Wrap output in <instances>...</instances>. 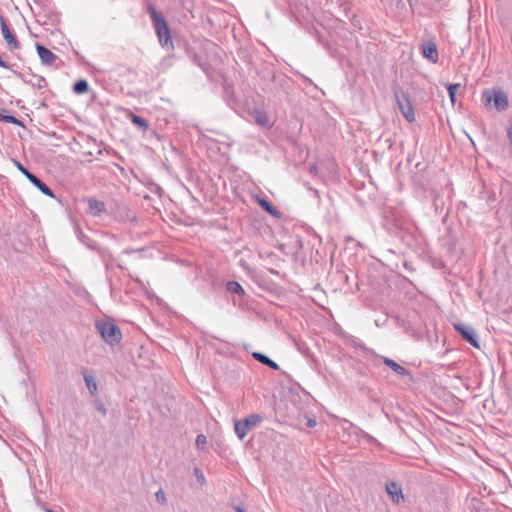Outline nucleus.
<instances>
[{"label": "nucleus", "mask_w": 512, "mask_h": 512, "mask_svg": "<svg viewBox=\"0 0 512 512\" xmlns=\"http://www.w3.org/2000/svg\"><path fill=\"white\" fill-rule=\"evenodd\" d=\"M25 82L31 84L32 86L38 89H42L46 86V80L44 77L41 76H34V80H28Z\"/></svg>", "instance_id": "nucleus-21"}, {"label": "nucleus", "mask_w": 512, "mask_h": 512, "mask_svg": "<svg viewBox=\"0 0 512 512\" xmlns=\"http://www.w3.org/2000/svg\"><path fill=\"white\" fill-rule=\"evenodd\" d=\"M262 420V417L258 414H250L243 420H235L234 428L237 437L243 440L249 430L254 429Z\"/></svg>", "instance_id": "nucleus-3"}, {"label": "nucleus", "mask_w": 512, "mask_h": 512, "mask_svg": "<svg viewBox=\"0 0 512 512\" xmlns=\"http://www.w3.org/2000/svg\"><path fill=\"white\" fill-rule=\"evenodd\" d=\"M1 119L6 123H12V124H17V125L20 124V121L13 115H4V116H1Z\"/></svg>", "instance_id": "nucleus-25"}, {"label": "nucleus", "mask_w": 512, "mask_h": 512, "mask_svg": "<svg viewBox=\"0 0 512 512\" xmlns=\"http://www.w3.org/2000/svg\"><path fill=\"white\" fill-rule=\"evenodd\" d=\"M97 331L101 337L110 345L118 344L122 338L121 330L117 325L110 321H97L95 323Z\"/></svg>", "instance_id": "nucleus-2"}, {"label": "nucleus", "mask_w": 512, "mask_h": 512, "mask_svg": "<svg viewBox=\"0 0 512 512\" xmlns=\"http://www.w3.org/2000/svg\"><path fill=\"white\" fill-rule=\"evenodd\" d=\"M252 356H253V358L255 360H257L258 362H260L263 365L268 366L269 368H271L273 370H278L279 369V365L275 361H273L272 359H270L267 355H265L263 353L254 352L252 354Z\"/></svg>", "instance_id": "nucleus-12"}, {"label": "nucleus", "mask_w": 512, "mask_h": 512, "mask_svg": "<svg viewBox=\"0 0 512 512\" xmlns=\"http://www.w3.org/2000/svg\"><path fill=\"white\" fill-rule=\"evenodd\" d=\"M155 497H156V500H157L160 504L165 505V504L167 503L166 496H165V492H164L162 489H159V490L155 493Z\"/></svg>", "instance_id": "nucleus-24"}, {"label": "nucleus", "mask_w": 512, "mask_h": 512, "mask_svg": "<svg viewBox=\"0 0 512 512\" xmlns=\"http://www.w3.org/2000/svg\"><path fill=\"white\" fill-rule=\"evenodd\" d=\"M422 54L426 59H428L432 63H437L438 51L436 43L433 41H428L424 43L422 46Z\"/></svg>", "instance_id": "nucleus-9"}, {"label": "nucleus", "mask_w": 512, "mask_h": 512, "mask_svg": "<svg viewBox=\"0 0 512 512\" xmlns=\"http://www.w3.org/2000/svg\"><path fill=\"white\" fill-rule=\"evenodd\" d=\"M394 96L404 118L410 123L415 121L414 109L407 94L404 91H395Z\"/></svg>", "instance_id": "nucleus-4"}, {"label": "nucleus", "mask_w": 512, "mask_h": 512, "mask_svg": "<svg viewBox=\"0 0 512 512\" xmlns=\"http://www.w3.org/2000/svg\"><path fill=\"white\" fill-rule=\"evenodd\" d=\"M89 90V84L86 80L84 79H80L78 81H76L73 85V92L75 94H84L86 92H88Z\"/></svg>", "instance_id": "nucleus-17"}, {"label": "nucleus", "mask_w": 512, "mask_h": 512, "mask_svg": "<svg viewBox=\"0 0 512 512\" xmlns=\"http://www.w3.org/2000/svg\"><path fill=\"white\" fill-rule=\"evenodd\" d=\"M259 204L262 207L264 211L269 213L272 216L279 217L280 213L279 211L266 199H260Z\"/></svg>", "instance_id": "nucleus-18"}, {"label": "nucleus", "mask_w": 512, "mask_h": 512, "mask_svg": "<svg viewBox=\"0 0 512 512\" xmlns=\"http://www.w3.org/2000/svg\"><path fill=\"white\" fill-rule=\"evenodd\" d=\"M316 170H317L316 165H312V166L310 167V172H311V173H315V172H316Z\"/></svg>", "instance_id": "nucleus-33"}, {"label": "nucleus", "mask_w": 512, "mask_h": 512, "mask_svg": "<svg viewBox=\"0 0 512 512\" xmlns=\"http://www.w3.org/2000/svg\"><path fill=\"white\" fill-rule=\"evenodd\" d=\"M226 287L231 293L244 294L242 286L237 281H229Z\"/></svg>", "instance_id": "nucleus-20"}, {"label": "nucleus", "mask_w": 512, "mask_h": 512, "mask_svg": "<svg viewBox=\"0 0 512 512\" xmlns=\"http://www.w3.org/2000/svg\"><path fill=\"white\" fill-rule=\"evenodd\" d=\"M507 135H508V139L512 145V123L510 124V126L507 129Z\"/></svg>", "instance_id": "nucleus-29"}, {"label": "nucleus", "mask_w": 512, "mask_h": 512, "mask_svg": "<svg viewBox=\"0 0 512 512\" xmlns=\"http://www.w3.org/2000/svg\"><path fill=\"white\" fill-rule=\"evenodd\" d=\"M134 220H135L134 218H133V219H132V218H130V219H129L130 224H131Z\"/></svg>", "instance_id": "nucleus-34"}, {"label": "nucleus", "mask_w": 512, "mask_h": 512, "mask_svg": "<svg viewBox=\"0 0 512 512\" xmlns=\"http://www.w3.org/2000/svg\"><path fill=\"white\" fill-rule=\"evenodd\" d=\"M307 426H308V427H311V428H312V427H314V426H316V420H314V419H309V420H308V422H307Z\"/></svg>", "instance_id": "nucleus-31"}, {"label": "nucleus", "mask_w": 512, "mask_h": 512, "mask_svg": "<svg viewBox=\"0 0 512 512\" xmlns=\"http://www.w3.org/2000/svg\"><path fill=\"white\" fill-rule=\"evenodd\" d=\"M96 409H97L99 412H101L103 415H105V414H106V408H105V406H104V404H103V403H101V402H97V404H96Z\"/></svg>", "instance_id": "nucleus-28"}, {"label": "nucleus", "mask_w": 512, "mask_h": 512, "mask_svg": "<svg viewBox=\"0 0 512 512\" xmlns=\"http://www.w3.org/2000/svg\"><path fill=\"white\" fill-rule=\"evenodd\" d=\"M36 51L41 59L42 64L46 66H51L55 63V61L58 59L57 55H55L51 50H49L47 47L36 43Z\"/></svg>", "instance_id": "nucleus-7"}, {"label": "nucleus", "mask_w": 512, "mask_h": 512, "mask_svg": "<svg viewBox=\"0 0 512 512\" xmlns=\"http://www.w3.org/2000/svg\"><path fill=\"white\" fill-rule=\"evenodd\" d=\"M386 491L394 503L399 504L400 502L403 501L404 497L402 493V488L396 482L387 483Z\"/></svg>", "instance_id": "nucleus-10"}, {"label": "nucleus", "mask_w": 512, "mask_h": 512, "mask_svg": "<svg viewBox=\"0 0 512 512\" xmlns=\"http://www.w3.org/2000/svg\"><path fill=\"white\" fill-rule=\"evenodd\" d=\"M235 512H246V511L242 507L237 506V507H235Z\"/></svg>", "instance_id": "nucleus-32"}, {"label": "nucleus", "mask_w": 512, "mask_h": 512, "mask_svg": "<svg viewBox=\"0 0 512 512\" xmlns=\"http://www.w3.org/2000/svg\"><path fill=\"white\" fill-rule=\"evenodd\" d=\"M84 381L91 395H95L97 392V383L94 375H92L89 371H84Z\"/></svg>", "instance_id": "nucleus-15"}, {"label": "nucleus", "mask_w": 512, "mask_h": 512, "mask_svg": "<svg viewBox=\"0 0 512 512\" xmlns=\"http://www.w3.org/2000/svg\"><path fill=\"white\" fill-rule=\"evenodd\" d=\"M455 330L461 337L475 348H479V341L475 330L472 327L466 326L462 323L454 324Z\"/></svg>", "instance_id": "nucleus-6"}, {"label": "nucleus", "mask_w": 512, "mask_h": 512, "mask_svg": "<svg viewBox=\"0 0 512 512\" xmlns=\"http://www.w3.org/2000/svg\"><path fill=\"white\" fill-rule=\"evenodd\" d=\"M105 210V204L102 201L96 199L88 200V212L93 216L99 215Z\"/></svg>", "instance_id": "nucleus-14"}, {"label": "nucleus", "mask_w": 512, "mask_h": 512, "mask_svg": "<svg viewBox=\"0 0 512 512\" xmlns=\"http://www.w3.org/2000/svg\"><path fill=\"white\" fill-rule=\"evenodd\" d=\"M483 97H485L487 103H490L491 101H493L494 106L497 109V111H500V112L505 111V110H507V108L509 106L508 96L502 90H494L492 95L490 94L489 91L486 90L483 93Z\"/></svg>", "instance_id": "nucleus-5"}, {"label": "nucleus", "mask_w": 512, "mask_h": 512, "mask_svg": "<svg viewBox=\"0 0 512 512\" xmlns=\"http://www.w3.org/2000/svg\"><path fill=\"white\" fill-rule=\"evenodd\" d=\"M254 120L256 124L262 127H266L269 124V117L264 112L256 111L254 115Z\"/></svg>", "instance_id": "nucleus-19"}, {"label": "nucleus", "mask_w": 512, "mask_h": 512, "mask_svg": "<svg viewBox=\"0 0 512 512\" xmlns=\"http://www.w3.org/2000/svg\"><path fill=\"white\" fill-rule=\"evenodd\" d=\"M0 67L10 69V65L0 57Z\"/></svg>", "instance_id": "nucleus-30"}, {"label": "nucleus", "mask_w": 512, "mask_h": 512, "mask_svg": "<svg viewBox=\"0 0 512 512\" xmlns=\"http://www.w3.org/2000/svg\"><path fill=\"white\" fill-rule=\"evenodd\" d=\"M14 164L17 167V169L28 179V176L32 175L27 168H25L19 161L14 160Z\"/></svg>", "instance_id": "nucleus-23"}, {"label": "nucleus", "mask_w": 512, "mask_h": 512, "mask_svg": "<svg viewBox=\"0 0 512 512\" xmlns=\"http://www.w3.org/2000/svg\"><path fill=\"white\" fill-rule=\"evenodd\" d=\"M0 25L2 35L11 49H18L20 47L19 41L14 37L11 30L9 29L5 19L0 15Z\"/></svg>", "instance_id": "nucleus-8"}, {"label": "nucleus", "mask_w": 512, "mask_h": 512, "mask_svg": "<svg viewBox=\"0 0 512 512\" xmlns=\"http://www.w3.org/2000/svg\"><path fill=\"white\" fill-rule=\"evenodd\" d=\"M206 443V437L202 434L198 435L196 438V445L198 447L204 445Z\"/></svg>", "instance_id": "nucleus-26"}, {"label": "nucleus", "mask_w": 512, "mask_h": 512, "mask_svg": "<svg viewBox=\"0 0 512 512\" xmlns=\"http://www.w3.org/2000/svg\"><path fill=\"white\" fill-rule=\"evenodd\" d=\"M459 88V83L449 84L447 87L449 98L453 104L455 103L456 92Z\"/></svg>", "instance_id": "nucleus-22"}, {"label": "nucleus", "mask_w": 512, "mask_h": 512, "mask_svg": "<svg viewBox=\"0 0 512 512\" xmlns=\"http://www.w3.org/2000/svg\"><path fill=\"white\" fill-rule=\"evenodd\" d=\"M150 16L161 46L167 49H173L170 29L162 13L156 11L154 8H150Z\"/></svg>", "instance_id": "nucleus-1"}, {"label": "nucleus", "mask_w": 512, "mask_h": 512, "mask_svg": "<svg viewBox=\"0 0 512 512\" xmlns=\"http://www.w3.org/2000/svg\"><path fill=\"white\" fill-rule=\"evenodd\" d=\"M28 180L35 186L37 187L43 194L51 197V198H54V193L53 191L41 180L39 179L36 175L32 174L30 176H28Z\"/></svg>", "instance_id": "nucleus-11"}, {"label": "nucleus", "mask_w": 512, "mask_h": 512, "mask_svg": "<svg viewBox=\"0 0 512 512\" xmlns=\"http://www.w3.org/2000/svg\"><path fill=\"white\" fill-rule=\"evenodd\" d=\"M384 363L396 374L404 376L409 374L408 370L390 358H384Z\"/></svg>", "instance_id": "nucleus-16"}, {"label": "nucleus", "mask_w": 512, "mask_h": 512, "mask_svg": "<svg viewBox=\"0 0 512 512\" xmlns=\"http://www.w3.org/2000/svg\"><path fill=\"white\" fill-rule=\"evenodd\" d=\"M195 475L197 476V479L199 482L203 483L205 481L204 475L201 473V471L198 468H195Z\"/></svg>", "instance_id": "nucleus-27"}, {"label": "nucleus", "mask_w": 512, "mask_h": 512, "mask_svg": "<svg viewBox=\"0 0 512 512\" xmlns=\"http://www.w3.org/2000/svg\"><path fill=\"white\" fill-rule=\"evenodd\" d=\"M130 121L133 123V125L141 132L145 133L149 130V123L146 119L135 115L130 112Z\"/></svg>", "instance_id": "nucleus-13"}]
</instances>
